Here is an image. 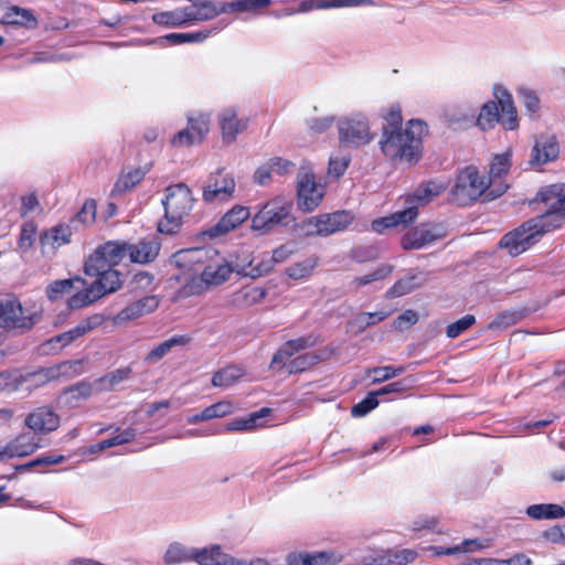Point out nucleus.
Instances as JSON below:
<instances>
[{"label": "nucleus", "mask_w": 565, "mask_h": 565, "mask_svg": "<svg viewBox=\"0 0 565 565\" xmlns=\"http://www.w3.org/2000/svg\"><path fill=\"white\" fill-rule=\"evenodd\" d=\"M426 132V122L411 119L405 130H383L380 148L391 161L416 163L420 159L422 139Z\"/></svg>", "instance_id": "f257e3e1"}, {"label": "nucleus", "mask_w": 565, "mask_h": 565, "mask_svg": "<svg viewBox=\"0 0 565 565\" xmlns=\"http://www.w3.org/2000/svg\"><path fill=\"white\" fill-rule=\"evenodd\" d=\"M90 262L85 260L84 271L87 276L96 277V279L83 290L77 291L67 299V307L71 310L87 307L107 294L119 290L124 285V275L116 268L97 264L92 269Z\"/></svg>", "instance_id": "f03ea898"}, {"label": "nucleus", "mask_w": 565, "mask_h": 565, "mask_svg": "<svg viewBox=\"0 0 565 565\" xmlns=\"http://www.w3.org/2000/svg\"><path fill=\"white\" fill-rule=\"evenodd\" d=\"M194 202L192 191L185 183L180 182L167 186L162 199L164 215L158 223V231L168 235L179 233L185 217L190 215Z\"/></svg>", "instance_id": "7ed1b4c3"}, {"label": "nucleus", "mask_w": 565, "mask_h": 565, "mask_svg": "<svg viewBox=\"0 0 565 565\" xmlns=\"http://www.w3.org/2000/svg\"><path fill=\"white\" fill-rule=\"evenodd\" d=\"M497 100L486 103L477 118V126L482 130L494 128L501 124L505 130H514L519 126L518 111L512 95L503 87L494 88Z\"/></svg>", "instance_id": "20e7f679"}, {"label": "nucleus", "mask_w": 565, "mask_h": 565, "mask_svg": "<svg viewBox=\"0 0 565 565\" xmlns=\"http://www.w3.org/2000/svg\"><path fill=\"white\" fill-rule=\"evenodd\" d=\"M548 209L543 214L531 218L539 238L565 224V183L552 184L542 189L536 196Z\"/></svg>", "instance_id": "39448f33"}, {"label": "nucleus", "mask_w": 565, "mask_h": 565, "mask_svg": "<svg viewBox=\"0 0 565 565\" xmlns=\"http://www.w3.org/2000/svg\"><path fill=\"white\" fill-rule=\"evenodd\" d=\"M315 343L316 339L312 335L301 337L285 342L274 354L270 362V369L278 371L286 369L288 374L300 373L309 370L318 362V356L315 354H301L292 359L289 363H287V361L294 354L312 347Z\"/></svg>", "instance_id": "423d86ee"}, {"label": "nucleus", "mask_w": 565, "mask_h": 565, "mask_svg": "<svg viewBox=\"0 0 565 565\" xmlns=\"http://www.w3.org/2000/svg\"><path fill=\"white\" fill-rule=\"evenodd\" d=\"M489 186V178L480 174L477 167L467 166L458 172L449 200L458 206H467L476 202Z\"/></svg>", "instance_id": "0eeeda50"}, {"label": "nucleus", "mask_w": 565, "mask_h": 565, "mask_svg": "<svg viewBox=\"0 0 565 565\" xmlns=\"http://www.w3.org/2000/svg\"><path fill=\"white\" fill-rule=\"evenodd\" d=\"M292 202L282 198H275L265 203L252 217L253 231L267 233L278 225H288L291 221Z\"/></svg>", "instance_id": "6e6552de"}, {"label": "nucleus", "mask_w": 565, "mask_h": 565, "mask_svg": "<svg viewBox=\"0 0 565 565\" xmlns=\"http://www.w3.org/2000/svg\"><path fill=\"white\" fill-rule=\"evenodd\" d=\"M217 15V10L209 3H193L172 11L158 12L152 15V21L158 25L168 28L182 26L193 21H207Z\"/></svg>", "instance_id": "1a4fd4ad"}, {"label": "nucleus", "mask_w": 565, "mask_h": 565, "mask_svg": "<svg viewBox=\"0 0 565 565\" xmlns=\"http://www.w3.org/2000/svg\"><path fill=\"white\" fill-rule=\"evenodd\" d=\"M447 235L445 222H422L402 235L399 245L403 250H418L446 238Z\"/></svg>", "instance_id": "9d476101"}, {"label": "nucleus", "mask_w": 565, "mask_h": 565, "mask_svg": "<svg viewBox=\"0 0 565 565\" xmlns=\"http://www.w3.org/2000/svg\"><path fill=\"white\" fill-rule=\"evenodd\" d=\"M443 189L428 182L418 186L413 193L405 195V209L391 213L397 227H409L419 215V206L427 204L434 196L441 193Z\"/></svg>", "instance_id": "9b49d317"}, {"label": "nucleus", "mask_w": 565, "mask_h": 565, "mask_svg": "<svg viewBox=\"0 0 565 565\" xmlns=\"http://www.w3.org/2000/svg\"><path fill=\"white\" fill-rule=\"evenodd\" d=\"M215 254V250L195 247L181 249L173 255L175 266L182 270L183 275H190L192 277V282L184 287L188 294H196L200 291V286L195 284V280L199 278L198 276H200L204 264L210 260L211 255Z\"/></svg>", "instance_id": "f8f14e48"}, {"label": "nucleus", "mask_w": 565, "mask_h": 565, "mask_svg": "<svg viewBox=\"0 0 565 565\" xmlns=\"http://www.w3.org/2000/svg\"><path fill=\"white\" fill-rule=\"evenodd\" d=\"M39 315L23 309L20 300L13 295L0 299V327L6 329L30 330Z\"/></svg>", "instance_id": "ddd939ff"}, {"label": "nucleus", "mask_w": 565, "mask_h": 565, "mask_svg": "<svg viewBox=\"0 0 565 565\" xmlns=\"http://www.w3.org/2000/svg\"><path fill=\"white\" fill-rule=\"evenodd\" d=\"M531 220L522 223L520 226L504 234L499 242V246L507 249L511 256H518L539 241Z\"/></svg>", "instance_id": "4468645a"}, {"label": "nucleus", "mask_w": 565, "mask_h": 565, "mask_svg": "<svg viewBox=\"0 0 565 565\" xmlns=\"http://www.w3.org/2000/svg\"><path fill=\"white\" fill-rule=\"evenodd\" d=\"M129 243L125 241H107L99 245L86 259L92 269L97 264L115 268L128 256Z\"/></svg>", "instance_id": "2eb2a0df"}, {"label": "nucleus", "mask_w": 565, "mask_h": 565, "mask_svg": "<svg viewBox=\"0 0 565 565\" xmlns=\"http://www.w3.org/2000/svg\"><path fill=\"white\" fill-rule=\"evenodd\" d=\"M61 424L60 415L52 406L42 405L26 414L24 426L34 435H49L55 431Z\"/></svg>", "instance_id": "dca6fc26"}, {"label": "nucleus", "mask_w": 565, "mask_h": 565, "mask_svg": "<svg viewBox=\"0 0 565 565\" xmlns=\"http://www.w3.org/2000/svg\"><path fill=\"white\" fill-rule=\"evenodd\" d=\"M236 183L231 173L218 170L212 174L203 188L202 198L205 203L228 201L235 192Z\"/></svg>", "instance_id": "f3484780"}, {"label": "nucleus", "mask_w": 565, "mask_h": 565, "mask_svg": "<svg viewBox=\"0 0 565 565\" xmlns=\"http://www.w3.org/2000/svg\"><path fill=\"white\" fill-rule=\"evenodd\" d=\"M340 141L348 145L360 146L372 140L369 121L363 116L344 118L338 125Z\"/></svg>", "instance_id": "a211bd4d"}, {"label": "nucleus", "mask_w": 565, "mask_h": 565, "mask_svg": "<svg viewBox=\"0 0 565 565\" xmlns=\"http://www.w3.org/2000/svg\"><path fill=\"white\" fill-rule=\"evenodd\" d=\"M41 438L32 431H22L0 447V459L6 461L12 458L26 457L41 448Z\"/></svg>", "instance_id": "6ab92c4d"}, {"label": "nucleus", "mask_w": 565, "mask_h": 565, "mask_svg": "<svg viewBox=\"0 0 565 565\" xmlns=\"http://www.w3.org/2000/svg\"><path fill=\"white\" fill-rule=\"evenodd\" d=\"M315 173L302 167L298 173L297 196L298 207L311 212L318 206V192Z\"/></svg>", "instance_id": "aec40b11"}, {"label": "nucleus", "mask_w": 565, "mask_h": 565, "mask_svg": "<svg viewBox=\"0 0 565 565\" xmlns=\"http://www.w3.org/2000/svg\"><path fill=\"white\" fill-rule=\"evenodd\" d=\"M249 216V207L236 204L231 210H228L215 225L204 231V235L209 236L210 238L225 235L237 228L242 223L248 220Z\"/></svg>", "instance_id": "412c9836"}, {"label": "nucleus", "mask_w": 565, "mask_h": 565, "mask_svg": "<svg viewBox=\"0 0 565 565\" xmlns=\"http://www.w3.org/2000/svg\"><path fill=\"white\" fill-rule=\"evenodd\" d=\"M248 121L247 117H239L235 108L224 109L218 116L223 140L227 143L234 142L237 135L247 129Z\"/></svg>", "instance_id": "4be33fe9"}, {"label": "nucleus", "mask_w": 565, "mask_h": 565, "mask_svg": "<svg viewBox=\"0 0 565 565\" xmlns=\"http://www.w3.org/2000/svg\"><path fill=\"white\" fill-rule=\"evenodd\" d=\"M233 273L230 264L222 260H213L212 257L204 264V267L199 276L200 284L206 286H217L226 281Z\"/></svg>", "instance_id": "5701e85b"}, {"label": "nucleus", "mask_w": 565, "mask_h": 565, "mask_svg": "<svg viewBox=\"0 0 565 565\" xmlns=\"http://www.w3.org/2000/svg\"><path fill=\"white\" fill-rule=\"evenodd\" d=\"M1 22L8 25H17L28 30H34L39 25V20L30 9L19 6H9L3 11Z\"/></svg>", "instance_id": "b1692460"}, {"label": "nucleus", "mask_w": 565, "mask_h": 565, "mask_svg": "<svg viewBox=\"0 0 565 565\" xmlns=\"http://www.w3.org/2000/svg\"><path fill=\"white\" fill-rule=\"evenodd\" d=\"M160 248V242L154 238L141 239L136 244L129 243L128 257L131 263L148 264L158 257Z\"/></svg>", "instance_id": "393cba45"}, {"label": "nucleus", "mask_w": 565, "mask_h": 565, "mask_svg": "<svg viewBox=\"0 0 565 565\" xmlns=\"http://www.w3.org/2000/svg\"><path fill=\"white\" fill-rule=\"evenodd\" d=\"M354 216L347 210L320 214V235H330L345 230Z\"/></svg>", "instance_id": "a878e982"}, {"label": "nucleus", "mask_w": 565, "mask_h": 565, "mask_svg": "<svg viewBox=\"0 0 565 565\" xmlns=\"http://www.w3.org/2000/svg\"><path fill=\"white\" fill-rule=\"evenodd\" d=\"M271 413V409L268 407H263L257 412L250 413L247 417L234 418L224 425L222 428L217 430V434L223 431H252L258 427H262L263 424L259 422L264 417L268 416Z\"/></svg>", "instance_id": "bb28decb"}, {"label": "nucleus", "mask_w": 565, "mask_h": 565, "mask_svg": "<svg viewBox=\"0 0 565 565\" xmlns=\"http://www.w3.org/2000/svg\"><path fill=\"white\" fill-rule=\"evenodd\" d=\"M267 292L264 287L245 285L230 296V303L234 307H250L262 302Z\"/></svg>", "instance_id": "cd10ccee"}, {"label": "nucleus", "mask_w": 565, "mask_h": 565, "mask_svg": "<svg viewBox=\"0 0 565 565\" xmlns=\"http://www.w3.org/2000/svg\"><path fill=\"white\" fill-rule=\"evenodd\" d=\"M558 153V142L554 137L536 140L532 149L530 163L537 166L545 164L555 160Z\"/></svg>", "instance_id": "c85d7f7f"}, {"label": "nucleus", "mask_w": 565, "mask_h": 565, "mask_svg": "<svg viewBox=\"0 0 565 565\" xmlns=\"http://www.w3.org/2000/svg\"><path fill=\"white\" fill-rule=\"evenodd\" d=\"M94 392L93 383L88 381H79L68 387H65L62 395L65 397L66 405L76 407L81 402L88 399Z\"/></svg>", "instance_id": "c756f323"}, {"label": "nucleus", "mask_w": 565, "mask_h": 565, "mask_svg": "<svg viewBox=\"0 0 565 565\" xmlns=\"http://www.w3.org/2000/svg\"><path fill=\"white\" fill-rule=\"evenodd\" d=\"M72 225L58 224L45 231L41 236L42 245H50L52 248H58L71 243Z\"/></svg>", "instance_id": "7c9ffc66"}, {"label": "nucleus", "mask_w": 565, "mask_h": 565, "mask_svg": "<svg viewBox=\"0 0 565 565\" xmlns=\"http://www.w3.org/2000/svg\"><path fill=\"white\" fill-rule=\"evenodd\" d=\"M191 341V338L185 334H177L172 338L159 343L152 350L148 352L145 358L146 362L152 363L160 361L166 354H168L174 347L186 345Z\"/></svg>", "instance_id": "2f4dec72"}, {"label": "nucleus", "mask_w": 565, "mask_h": 565, "mask_svg": "<svg viewBox=\"0 0 565 565\" xmlns=\"http://www.w3.org/2000/svg\"><path fill=\"white\" fill-rule=\"evenodd\" d=\"M49 379H72L83 373V361H64L49 366Z\"/></svg>", "instance_id": "473e14b6"}, {"label": "nucleus", "mask_w": 565, "mask_h": 565, "mask_svg": "<svg viewBox=\"0 0 565 565\" xmlns=\"http://www.w3.org/2000/svg\"><path fill=\"white\" fill-rule=\"evenodd\" d=\"M194 561L200 565H230L232 557L223 553L220 546H212L195 552Z\"/></svg>", "instance_id": "72a5a7b5"}, {"label": "nucleus", "mask_w": 565, "mask_h": 565, "mask_svg": "<svg viewBox=\"0 0 565 565\" xmlns=\"http://www.w3.org/2000/svg\"><path fill=\"white\" fill-rule=\"evenodd\" d=\"M526 513L534 520H554L565 515L563 507L554 503L533 504L526 509Z\"/></svg>", "instance_id": "f704fd0d"}, {"label": "nucleus", "mask_w": 565, "mask_h": 565, "mask_svg": "<svg viewBox=\"0 0 565 565\" xmlns=\"http://www.w3.org/2000/svg\"><path fill=\"white\" fill-rule=\"evenodd\" d=\"M243 376V371L234 365L223 367L214 373L212 385L215 387H230Z\"/></svg>", "instance_id": "c9c22d12"}, {"label": "nucleus", "mask_w": 565, "mask_h": 565, "mask_svg": "<svg viewBox=\"0 0 565 565\" xmlns=\"http://www.w3.org/2000/svg\"><path fill=\"white\" fill-rule=\"evenodd\" d=\"M512 151L509 149L502 153L495 154L490 164L489 179L490 183L497 178L507 175L511 168Z\"/></svg>", "instance_id": "e433bc0d"}, {"label": "nucleus", "mask_w": 565, "mask_h": 565, "mask_svg": "<svg viewBox=\"0 0 565 565\" xmlns=\"http://www.w3.org/2000/svg\"><path fill=\"white\" fill-rule=\"evenodd\" d=\"M146 177V171L141 168H135L119 175L115 183V190L118 192H127L139 184Z\"/></svg>", "instance_id": "4c0bfd02"}, {"label": "nucleus", "mask_w": 565, "mask_h": 565, "mask_svg": "<svg viewBox=\"0 0 565 565\" xmlns=\"http://www.w3.org/2000/svg\"><path fill=\"white\" fill-rule=\"evenodd\" d=\"M76 281L85 284V280L79 277L57 279L52 281L45 289L47 299L51 301L57 300L63 294L70 292L74 288V284Z\"/></svg>", "instance_id": "58836bf2"}, {"label": "nucleus", "mask_w": 565, "mask_h": 565, "mask_svg": "<svg viewBox=\"0 0 565 565\" xmlns=\"http://www.w3.org/2000/svg\"><path fill=\"white\" fill-rule=\"evenodd\" d=\"M96 207L95 200H86L82 209L71 218V225L77 228V224L83 227L93 224L96 220Z\"/></svg>", "instance_id": "ea45409f"}, {"label": "nucleus", "mask_w": 565, "mask_h": 565, "mask_svg": "<svg viewBox=\"0 0 565 565\" xmlns=\"http://www.w3.org/2000/svg\"><path fill=\"white\" fill-rule=\"evenodd\" d=\"M131 374V369L129 366L117 369L98 380H96L95 384L99 385L100 391H110L120 382L127 380Z\"/></svg>", "instance_id": "a19ab883"}, {"label": "nucleus", "mask_w": 565, "mask_h": 565, "mask_svg": "<svg viewBox=\"0 0 565 565\" xmlns=\"http://www.w3.org/2000/svg\"><path fill=\"white\" fill-rule=\"evenodd\" d=\"M64 460H65V457L63 455H43V456H40L26 463L18 465L15 467V470L17 471H28V470L36 468V467H50V466L62 463Z\"/></svg>", "instance_id": "79ce46f5"}, {"label": "nucleus", "mask_w": 565, "mask_h": 565, "mask_svg": "<svg viewBox=\"0 0 565 565\" xmlns=\"http://www.w3.org/2000/svg\"><path fill=\"white\" fill-rule=\"evenodd\" d=\"M194 553H189L184 546L179 543L171 544L164 554V562L169 565L183 563L194 559Z\"/></svg>", "instance_id": "37998d69"}, {"label": "nucleus", "mask_w": 565, "mask_h": 565, "mask_svg": "<svg viewBox=\"0 0 565 565\" xmlns=\"http://www.w3.org/2000/svg\"><path fill=\"white\" fill-rule=\"evenodd\" d=\"M406 367L403 365L399 366H393V365H385V366H376L373 369H370L367 371V374H374L373 383H382L384 381L391 380L397 375H401L405 372Z\"/></svg>", "instance_id": "c03bdc74"}, {"label": "nucleus", "mask_w": 565, "mask_h": 565, "mask_svg": "<svg viewBox=\"0 0 565 565\" xmlns=\"http://www.w3.org/2000/svg\"><path fill=\"white\" fill-rule=\"evenodd\" d=\"M188 128L194 132V138L201 143L210 131V117L200 115L189 119Z\"/></svg>", "instance_id": "a18cd8bd"}, {"label": "nucleus", "mask_w": 565, "mask_h": 565, "mask_svg": "<svg viewBox=\"0 0 565 565\" xmlns=\"http://www.w3.org/2000/svg\"><path fill=\"white\" fill-rule=\"evenodd\" d=\"M349 156H334L329 159L327 178L339 180L347 171L350 164Z\"/></svg>", "instance_id": "49530a36"}, {"label": "nucleus", "mask_w": 565, "mask_h": 565, "mask_svg": "<svg viewBox=\"0 0 565 565\" xmlns=\"http://www.w3.org/2000/svg\"><path fill=\"white\" fill-rule=\"evenodd\" d=\"M476 323V317L473 315H466L455 322L448 324L446 329V335L449 339H456L461 335L465 331L471 328Z\"/></svg>", "instance_id": "de8ad7c7"}, {"label": "nucleus", "mask_w": 565, "mask_h": 565, "mask_svg": "<svg viewBox=\"0 0 565 565\" xmlns=\"http://www.w3.org/2000/svg\"><path fill=\"white\" fill-rule=\"evenodd\" d=\"M385 125L382 128L383 130H402L403 125V116H402V109L398 104L391 105L386 111V114L383 116Z\"/></svg>", "instance_id": "09e8293b"}, {"label": "nucleus", "mask_w": 565, "mask_h": 565, "mask_svg": "<svg viewBox=\"0 0 565 565\" xmlns=\"http://www.w3.org/2000/svg\"><path fill=\"white\" fill-rule=\"evenodd\" d=\"M392 271H393V266L392 265H382V266L376 268L371 274H367V275H364V276H360V277H355L353 279V284L356 287H362V286L371 284V282H373L375 280H381V279H384V278L388 277L392 274Z\"/></svg>", "instance_id": "8fccbe9b"}, {"label": "nucleus", "mask_w": 565, "mask_h": 565, "mask_svg": "<svg viewBox=\"0 0 565 565\" xmlns=\"http://www.w3.org/2000/svg\"><path fill=\"white\" fill-rule=\"evenodd\" d=\"M377 396L379 395L375 391L370 392L365 398L352 407V415L355 417H361L373 411L379 405Z\"/></svg>", "instance_id": "3c124183"}, {"label": "nucleus", "mask_w": 565, "mask_h": 565, "mask_svg": "<svg viewBox=\"0 0 565 565\" xmlns=\"http://www.w3.org/2000/svg\"><path fill=\"white\" fill-rule=\"evenodd\" d=\"M227 10L232 12H246L266 8V0H231Z\"/></svg>", "instance_id": "603ef678"}, {"label": "nucleus", "mask_w": 565, "mask_h": 565, "mask_svg": "<svg viewBox=\"0 0 565 565\" xmlns=\"http://www.w3.org/2000/svg\"><path fill=\"white\" fill-rule=\"evenodd\" d=\"M418 320L419 316L417 311L407 309L393 321V328L398 332H404L416 324Z\"/></svg>", "instance_id": "864d4df0"}, {"label": "nucleus", "mask_w": 565, "mask_h": 565, "mask_svg": "<svg viewBox=\"0 0 565 565\" xmlns=\"http://www.w3.org/2000/svg\"><path fill=\"white\" fill-rule=\"evenodd\" d=\"M522 318L520 311H503L491 322L490 328L504 329L516 324Z\"/></svg>", "instance_id": "5fc2aeb1"}, {"label": "nucleus", "mask_w": 565, "mask_h": 565, "mask_svg": "<svg viewBox=\"0 0 565 565\" xmlns=\"http://www.w3.org/2000/svg\"><path fill=\"white\" fill-rule=\"evenodd\" d=\"M390 316V311L362 312L356 316L355 320L361 329H365L370 326L384 321Z\"/></svg>", "instance_id": "6e6d98bb"}, {"label": "nucleus", "mask_w": 565, "mask_h": 565, "mask_svg": "<svg viewBox=\"0 0 565 565\" xmlns=\"http://www.w3.org/2000/svg\"><path fill=\"white\" fill-rule=\"evenodd\" d=\"M106 316L104 313H94L77 323L83 335L100 327L106 322Z\"/></svg>", "instance_id": "4d7b16f0"}, {"label": "nucleus", "mask_w": 565, "mask_h": 565, "mask_svg": "<svg viewBox=\"0 0 565 565\" xmlns=\"http://www.w3.org/2000/svg\"><path fill=\"white\" fill-rule=\"evenodd\" d=\"M49 367H41L36 371L29 372L24 376H22V380L24 382L32 381L34 387L43 386L50 382L57 381V379H49Z\"/></svg>", "instance_id": "13d9d810"}, {"label": "nucleus", "mask_w": 565, "mask_h": 565, "mask_svg": "<svg viewBox=\"0 0 565 565\" xmlns=\"http://www.w3.org/2000/svg\"><path fill=\"white\" fill-rule=\"evenodd\" d=\"M313 267L311 262L298 263L287 268V275L292 279H302L312 274Z\"/></svg>", "instance_id": "bf43d9fd"}, {"label": "nucleus", "mask_w": 565, "mask_h": 565, "mask_svg": "<svg viewBox=\"0 0 565 565\" xmlns=\"http://www.w3.org/2000/svg\"><path fill=\"white\" fill-rule=\"evenodd\" d=\"M318 554L307 552H294L287 556L288 565H315Z\"/></svg>", "instance_id": "052dcab7"}, {"label": "nucleus", "mask_w": 565, "mask_h": 565, "mask_svg": "<svg viewBox=\"0 0 565 565\" xmlns=\"http://www.w3.org/2000/svg\"><path fill=\"white\" fill-rule=\"evenodd\" d=\"M171 143L174 147H190L199 142L194 138V132H191L186 127L173 136Z\"/></svg>", "instance_id": "680f3d73"}, {"label": "nucleus", "mask_w": 565, "mask_h": 565, "mask_svg": "<svg viewBox=\"0 0 565 565\" xmlns=\"http://www.w3.org/2000/svg\"><path fill=\"white\" fill-rule=\"evenodd\" d=\"M519 96L529 111L536 113L540 109V99L533 90L522 89Z\"/></svg>", "instance_id": "e2e57ef3"}, {"label": "nucleus", "mask_w": 565, "mask_h": 565, "mask_svg": "<svg viewBox=\"0 0 565 565\" xmlns=\"http://www.w3.org/2000/svg\"><path fill=\"white\" fill-rule=\"evenodd\" d=\"M439 523V520L437 516H428L423 515L418 516L412 525V530L415 532L424 531V530H431L434 531Z\"/></svg>", "instance_id": "0e129e2a"}, {"label": "nucleus", "mask_w": 565, "mask_h": 565, "mask_svg": "<svg viewBox=\"0 0 565 565\" xmlns=\"http://www.w3.org/2000/svg\"><path fill=\"white\" fill-rule=\"evenodd\" d=\"M143 315L141 313L139 307L137 306L136 302H132L128 306H126L124 309H121L117 316H116V320L119 321V322H125V321H130V320H135V319H138L140 317H142Z\"/></svg>", "instance_id": "69168bd1"}, {"label": "nucleus", "mask_w": 565, "mask_h": 565, "mask_svg": "<svg viewBox=\"0 0 565 565\" xmlns=\"http://www.w3.org/2000/svg\"><path fill=\"white\" fill-rule=\"evenodd\" d=\"M269 164L271 167L273 172L279 175L288 174L295 168V164L291 161L280 157H275L270 159Z\"/></svg>", "instance_id": "338daca9"}, {"label": "nucleus", "mask_w": 565, "mask_h": 565, "mask_svg": "<svg viewBox=\"0 0 565 565\" xmlns=\"http://www.w3.org/2000/svg\"><path fill=\"white\" fill-rule=\"evenodd\" d=\"M295 253V247L292 243H287L280 245L276 249L273 250L271 262L274 264H279L286 262L292 254Z\"/></svg>", "instance_id": "774afa93"}]
</instances>
